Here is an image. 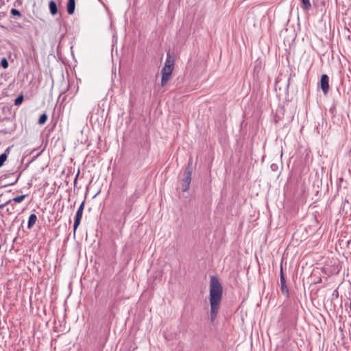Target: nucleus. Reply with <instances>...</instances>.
I'll return each instance as SVG.
<instances>
[{
  "instance_id": "nucleus-1",
  "label": "nucleus",
  "mask_w": 351,
  "mask_h": 351,
  "mask_svg": "<svg viewBox=\"0 0 351 351\" xmlns=\"http://www.w3.org/2000/svg\"><path fill=\"white\" fill-rule=\"evenodd\" d=\"M223 294V287L217 277L212 276L210 280V303L219 305Z\"/></svg>"
},
{
  "instance_id": "nucleus-2",
  "label": "nucleus",
  "mask_w": 351,
  "mask_h": 351,
  "mask_svg": "<svg viewBox=\"0 0 351 351\" xmlns=\"http://www.w3.org/2000/svg\"><path fill=\"white\" fill-rule=\"evenodd\" d=\"M193 160L192 158H190L188 162L187 166L186 167L181 183H182V190L183 192H186L189 190L190 187V184L191 182V176L193 173V167H192Z\"/></svg>"
},
{
  "instance_id": "nucleus-3",
  "label": "nucleus",
  "mask_w": 351,
  "mask_h": 351,
  "mask_svg": "<svg viewBox=\"0 0 351 351\" xmlns=\"http://www.w3.org/2000/svg\"><path fill=\"white\" fill-rule=\"evenodd\" d=\"M280 291L282 293L287 297L289 295V291L287 285L286 280L283 274L282 265L280 266Z\"/></svg>"
},
{
  "instance_id": "nucleus-4",
  "label": "nucleus",
  "mask_w": 351,
  "mask_h": 351,
  "mask_svg": "<svg viewBox=\"0 0 351 351\" xmlns=\"http://www.w3.org/2000/svg\"><path fill=\"white\" fill-rule=\"evenodd\" d=\"M84 208V202H82V204H80V207L78 208L76 215H75V217L74 224H73L74 232L77 230L79 225L80 224Z\"/></svg>"
},
{
  "instance_id": "nucleus-5",
  "label": "nucleus",
  "mask_w": 351,
  "mask_h": 351,
  "mask_svg": "<svg viewBox=\"0 0 351 351\" xmlns=\"http://www.w3.org/2000/svg\"><path fill=\"white\" fill-rule=\"evenodd\" d=\"M320 85L322 91L326 94L329 90V77L327 75L323 74L321 76Z\"/></svg>"
},
{
  "instance_id": "nucleus-6",
  "label": "nucleus",
  "mask_w": 351,
  "mask_h": 351,
  "mask_svg": "<svg viewBox=\"0 0 351 351\" xmlns=\"http://www.w3.org/2000/svg\"><path fill=\"white\" fill-rule=\"evenodd\" d=\"M219 305L210 304V321L213 322L217 315Z\"/></svg>"
},
{
  "instance_id": "nucleus-7",
  "label": "nucleus",
  "mask_w": 351,
  "mask_h": 351,
  "mask_svg": "<svg viewBox=\"0 0 351 351\" xmlns=\"http://www.w3.org/2000/svg\"><path fill=\"white\" fill-rule=\"evenodd\" d=\"M75 0H68L66 9L69 14H73L75 12Z\"/></svg>"
},
{
  "instance_id": "nucleus-8",
  "label": "nucleus",
  "mask_w": 351,
  "mask_h": 351,
  "mask_svg": "<svg viewBox=\"0 0 351 351\" xmlns=\"http://www.w3.org/2000/svg\"><path fill=\"white\" fill-rule=\"evenodd\" d=\"M49 8L51 15L54 16L58 13V7L56 3L51 0L49 3Z\"/></svg>"
},
{
  "instance_id": "nucleus-9",
  "label": "nucleus",
  "mask_w": 351,
  "mask_h": 351,
  "mask_svg": "<svg viewBox=\"0 0 351 351\" xmlns=\"http://www.w3.org/2000/svg\"><path fill=\"white\" fill-rule=\"evenodd\" d=\"M37 221V216L36 214L32 213L29 215L27 222V228L31 229Z\"/></svg>"
},
{
  "instance_id": "nucleus-10",
  "label": "nucleus",
  "mask_w": 351,
  "mask_h": 351,
  "mask_svg": "<svg viewBox=\"0 0 351 351\" xmlns=\"http://www.w3.org/2000/svg\"><path fill=\"white\" fill-rule=\"evenodd\" d=\"M171 74L162 73L161 86H165L170 79Z\"/></svg>"
},
{
  "instance_id": "nucleus-11",
  "label": "nucleus",
  "mask_w": 351,
  "mask_h": 351,
  "mask_svg": "<svg viewBox=\"0 0 351 351\" xmlns=\"http://www.w3.org/2000/svg\"><path fill=\"white\" fill-rule=\"evenodd\" d=\"M165 65H167L173 69L174 68V60L172 59L169 54H167Z\"/></svg>"
},
{
  "instance_id": "nucleus-12",
  "label": "nucleus",
  "mask_w": 351,
  "mask_h": 351,
  "mask_svg": "<svg viewBox=\"0 0 351 351\" xmlns=\"http://www.w3.org/2000/svg\"><path fill=\"white\" fill-rule=\"evenodd\" d=\"M10 148H8L5 152H8ZM8 155L6 152L3 153L0 155V167L3 165L5 161L7 160Z\"/></svg>"
},
{
  "instance_id": "nucleus-13",
  "label": "nucleus",
  "mask_w": 351,
  "mask_h": 351,
  "mask_svg": "<svg viewBox=\"0 0 351 351\" xmlns=\"http://www.w3.org/2000/svg\"><path fill=\"white\" fill-rule=\"evenodd\" d=\"M47 120V115L46 113H43L39 117L38 123L40 125H43L46 123Z\"/></svg>"
},
{
  "instance_id": "nucleus-14",
  "label": "nucleus",
  "mask_w": 351,
  "mask_h": 351,
  "mask_svg": "<svg viewBox=\"0 0 351 351\" xmlns=\"http://www.w3.org/2000/svg\"><path fill=\"white\" fill-rule=\"evenodd\" d=\"M173 71V69L172 67H170L167 65H165L164 67L162 69V73L172 74Z\"/></svg>"
},
{
  "instance_id": "nucleus-15",
  "label": "nucleus",
  "mask_w": 351,
  "mask_h": 351,
  "mask_svg": "<svg viewBox=\"0 0 351 351\" xmlns=\"http://www.w3.org/2000/svg\"><path fill=\"white\" fill-rule=\"evenodd\" d=\"M23 99H24L23 95L21 94L14 100V105H16V106L21 105L22 104V102L23 101Z\"/></svg>"
},
{
  "instance_id": "nucleus-16",
  "label": "nucleus",
  "mask_w": 351,
  "mask_h": 351,
  "mask_svg": "<svg viewBox=\"0 0 351 351\" xmlns=\"http://www.w3.org/2000/svg\"><path fill=\"white\" fill-rule=\"evenodd\" d=\"M303 8L306 10H308L311 8V5L309 0H302Z\"/></svg>"
},
{
  "instance_id": "nucleus-17",
  "label": "nucleus",
  "mask_w": 351,
  "mask_h": 351,
  "mask_svg": "<svg viewBox=\"0 0 351 351\" xmlns=\"http://www.w3.org/2000/svg\"><path fill=\"white\" fill-rule=\"evenodd\" d=\"M25 197H26V195H19L18 197H16L13 198L11 200L14 201V202H16V203H20L22 201H23V199L25 198Z\"/></svg>"
},
{
  "instance_id": "nucleus-18",
  "label": "nucleus",
  "mask_w": 351,
  "mask_h": 351,
  "mask_svg": "<svg viewBox=\"0 0 351 351\" xmlns=\"http://www.w3.org/2000/svg\"><path fill=\"white\" fill-rule=\"evenodd\" d=\"M0 64H1V66L3 68V69H7L8 67V60L5 58H3L1 60V62H0Z\"/></svg>"
},
{
  "instance_id": "nucleus-19",
  "label": "nucleus",
  "mask_w": 351,
  "mask_h": 351,
  "mask_svg": "<svg viewBox=\"0 0 351 351\" xmlns=\"http://www.w3.org/2000/svg\"><path fill=\"white\" fill-rule=\"evenodd\" d=\"M10 13L13 16H19V17L21 16V12L15 8L11 9Z\"/></svg>"
},
{
  "instance_id": "nucleus-20",
  "label": "nucleus",
  "mask_w": 351,
  "mask_h": 351,
  "mask_svg": "<svg viewBox=\"0 0 351 351\" xmlns=\"http://www.w3.org/2000/svg\"><path fill=\"white\" fill-rule=\"evenodd\" d=\"M343 182V177H340L338 179L337 184V191H339L340 188L341 187V184H342Z\"/></svg>"
},
{
  "instance_id": "nucleus-21",
  "label": "nucleus",
  "mask_w": 351,
  "mask_h": 351,
  "mask_svg": "<svg viewBox=\"0 0 351 351\" xmlns=\"http://www.w3.org/2000/svg\"><path fill=\"white\" fill-rule=\"evenodd\" d=\"M6 211L8 214H12L14 212V206L13 205H12L11 207H8L6 209Z\"/></svg>"
},
{
  "instance_id": "nucleus-22",
  "label": "nucleus",
  "mask_w": 351,
  "mask_h": 351,
  "mask_svg": "<svg viewBox=\"0 0 351 351\" xmlns=\"http://www.w3.org/2000/svg\"><path fill=\"white\" fill-rule=\"evenodd\" d=\"M11 202H12V200H8L6 202H5L4 204H0V209H2L5 206L9 205Z\"/></svg>"
},
{
  "instance_id": "nucleus-23",
  "label": "nucleus",
  "mask_w": 351,
  "mask_h": 351,
  "mask_svg": "<svg viewBox=\"0 0 351 351\" xmlns=\"http://www.w3.org/2000/svg\"><path fill=\"white\" fill-rule=\"evenodd\" d=\"M77 177H78V173L76 176V178H75L74 183H76Z\"/></svg>"
},
{
  "instance_id": "nucleus-24",
  "label": "nucleus",
  "mask_w": 351,
  "mask_h": 351,
  "mask_svg": "<svg viewBox=\"0 0 351 351\" xmlns=\"http://www.w3.org/2000/svg\"><path fill=\"white\" fill-rule=\"evenodd\" d=\"M350 308H351V303H350Z\"/></svg>"
}]
</instances>
